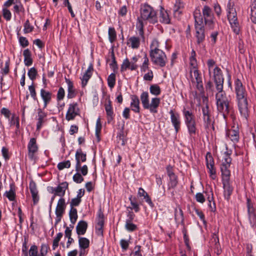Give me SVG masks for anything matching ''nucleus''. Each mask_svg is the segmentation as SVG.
I'll return each instance as SVG.
<instances>
[{
  "label": "nucleus",
  "instance_id": "f257e3e1",
  "mask_svg": "<svg viewBox=\"0 0 256 256\" xmlns=\"http://www.w3.org/2000/svg\"><path fill=\"white\" fill-rule=\"evenodd\" d=\"M213 76L218 92L216 94V108L218 112L222 114L224 118L230 112V100L223 91L224 78L221 69L216 66L213 70Z\"/></svg>",
  "mask_w": 256,
  "mask_h": 256
},
{
  "label": "nucleus",
  "instance_id": "f03ea898",
  "mask_svg": "<svg viewBox=\"0 0 256 256\" xmlns=\"http://www.w3.org/2000/svg\"><path fill=\"white\" fill-rule=\"evenodd\" d=\"M234 90L240 112L244 118H247L248 116L247 93L241 80L238 78L234 82Z\"/></svg>",
  "mask_w": 256,
  "mask_h": 256
},
{
  "label": "nucleus",
  "instance_id": "7ed1b4c3",
  "mask_svg": "<svg viewBox=\"0 0 256 256\" xmlns=\"http://www.w3.org/2000/svg\"><path fill=\"white\" fill-rule=\"evenodd\" d=\"M194 18L195 37L198 44H202L206 38L205 30L202 17L200 10H196L194 12Z\"/></svg>",
  "mask_w": 256,
  "mask_h": 256
},
{
  "label": "nucleus",
  "instance_id": "20e7f679",
  "mask_svg": "<svg viewBox=\"0 0 256 256\" xmlns=\"http://www.w3.org/2000/svg\"><path fill=\"white\" fill-rule=\"evenodd\" d=\"M234 6V2L232 0H229L226 6L227 18L233 32L236 34H238L240 31V26Z\"/></svg>",
  "mask_w": 256,
  "mask_h": 256
},
{
  "label": "nucleus",
  "instance_id": "39448f33",
  "mask_svg": "<svg viewBox=\"0 0 256 256\" xmlns=\"http://www.w3.org/2000/svg\"><path fill=\"white\" fill-rule=\"evenodd\" d=\"M140 18L143 20H148L151 24H155L158 22L156 12L151 6L144 4L140 10Z\"/></svg>",
  "mask_w": 256,
  "mask_h": 256
},
{
  "label": "nucleus",
  "instance_id": "423d86ee",
  "mask_svg": "<svg viewBox=\"0 0 256 256\" xmlns=\"http://www.w3.org/2000/svg\"><path fill=\"white\" fill-rule=\"evenodd\" d=\"M203 102L205 104L202 106V118L205 128H208L211 126H213L214 122L212 120L213 117L208 104V98L207 97L204 96Z\"/></svg>",
  "mask_w": 256,
  "mask_h": 256
},
{
  "label": "nucleus",
  "instance_id": "0eeeda50",
  "mask_svg": "<svg viewBox=\"0 0 256 256\" xmlns=\"http://www.w3.org/2000/svg\"><path fill=\"white\" fill-rule=\"evenodd\" d=\"M150 56L152 64L160 68L164 67L168 62L165 52L161 50L150 52Z\"/></svg>",
  "mask_w": 256,
  "mask_h": 256
},
{
  "label": "nucleus",
  "instance_id": "6e6552de",
  "mask_svg": "<svg viewBox=\"0 0 256 256\" xmlns=\"http://www.w3.org/2000/svg\"><path fill=\"white\" fill-rule=\"evenodd\" d=\"M66 208V204L65 200L61 198L59 199L56 208V219L55 222V226L57 225L62 220L63 214L65 212Z\"/></svg>",
  "mask_w": 256,
  "mask_h": 256
},
{
  "label": "nucleus",
  "instance_id": "1a4fd4ad",
  "mask_svg": "<svg viewBox=\"0 0 256 256\" xmlns=\"http://www.w3.org/2000/svg\"><path fill=\"white\" fill-rule=\"evenodd\" d=\"M80 114V109L76 102H73L69 104L68 108L66 112V118L70 121L74 119L76 116Z\"/></svg>",
  "mask_w": 256,
  "mask_h": 256
},
{
  "label": "nucleus",
  "instance_id": "9d476101",
  "mask_svg": "<svg viewBox=\"0 0 256 256\" xmlns=\"http://www.w3.org/2000/svg\"><path fill=\"white\" fill-rule=\"evenodd\" d=\"M206 164L207 168L208 170L210 176L212 180H215L216 176V170L214 167V158L210 152H208L206 156Z\"/></svg>",
  "mask_w": 256,
  "mask_h": 256
},
{
  "label": "nucleus",
  "instance_id": "9b49d317",
  "mask_svg": "<svg viewBox=\"0 0 256 256\" xmlns=\"http://www.w3.org/2000/svg\"><path fill=\"white\" fill-rule=\"evenodd\" d=\"M169 114L170 115V120L172 126L174 127L176 133L177 134L180 129L181 121L180 116L178 112H174L171 110Z\"/></svg>",
  "mask_w": 256,
  "mask_h": 256
},
{
  "label": "nucleus",
  "instance_id": "f8f14e48",
  "mask_svg": "<svg viewBox=\"0 0 256 256\" xmlns=\"http://www.w3.org/2000/svg\"><path fill=\"white\" fill-rule=\"evenodd\" d=\"M38 148L36 138H31L28 144V156L30 159H34V154L38 151Z\"/></svg>",
  "mask_w": 256,
  "mask_h": 256
},
{
  "label": "nucleus",
  "instance_id": "ddd939ff",
  "mask_svg": "<svg viewBox=\"0 0 256 256\" xmlns=\"http://www.w3.org/2000/svg\"><path fill=\"white\" fill-rule=\"evenodd\" d=\"M104 226V214L100 210L98 212V222L96 226V233L98 236H103V228Z\"/></svg>",
  "mask_w": 256,
  "mask_h": 256
},
{
  "label": "nucleus",
  "instance_id": "4468645a",
  "mask_svg": "<svg viewBox=\"0 0 256 256\" xmlns=\"http://www.w3.org/2000/svg\"><path fill=\"white\" fill-rule=\"evenodd\" d=\"M47 115V113L44 112L42 109L40 108H38V115L36 118L37 120V130H40L42 128L43 124L46 122V118Z\"/></svg>",
  "mask_w": 256,
  "mask_h": 256
},
{
  "label": "nucleus",
  "instance_id": "2eb2a0df",
  "mask_svg": "<svg viewBox=\"0 0 256 256\" xmlns=\"http://www.w3.org/2000/svg\"><path fill=\"white\" fill-rule=\"evenodd\" d=\"M40 95L44 102L43 109H44L51 102L52 94L50 91L42 88L40 91Z\"/></svg>",
  "mask_w": 256,
  "mask_h": 256
},
{
  "label": "nucleus",
  "instance_id": "dca6fc26",
  "mask_svg": "<svg viewBox=\"0 0 256 256\" xmlns=\"http://www.w3.org/2000/svg\"><path fill=\"white\" fill-rule=\"evenodd\" d=\"M68 188V183L64 182L60 183L57 187L55 188H52V193H54L55 195H57L62 197L64 196L66 190Z\"/></svg>",
  "mask_w": 256,
  "mask_h": 256
},
{
  "label": "nucleus",
  "instance_id": "f3484780",
  "mask_svg": "<svg viewBox=\"0 0 256 256\" xmlns=\"http://www.w3.org/2000/svg\"><path fill=\"white\" fill-rule=\"evenodd\" d=\"M29 188L30 193L32 194L33 204L34 205L36 204L39 201V196L38 194V190H37L36 184L33 180L30 182Z\"/></svg>",
  "mask_w": 256,
  "mask_h": 256
},
{
  "label": "nucleus",
  "instance_id": "a211bd4d",
  "mask_svg": "<svg viewBox=\"0 0 256 256\" xmlns=\"http://www.w3.org/2000/svg\"><path fill=\"white\" fill-rule=\"evenodd\" d=\"M65 81L68 84V94L67 98L68 99L74 98L77 94L76 90L75 89L73 82L69 78L65 77Z\"/></svg>",
  "mask_w": 256,
  "mask_h": 256
},
{
  "label": "nucleus",
  "instance_id": "6ab92c4d",
  "mask_svg": "<svg viewBox=\"0 0 256 256\" xmlns=\"http://www.w3.org/2000/svg\"><path fill=\"white\" fill-rule=\"evenodd\" d=\"M224 190V198L228 200L233 192V187L230 185V180L222 181Z\"/></svg>",
  "mask_w": 256,
  "mask_h": 256
},
{
  "label": "nucleus",
  "instance_id": "aec40b11",
  "mask_svg": "<svg viewBox=\"0 0 256 256\" xmlns=\"http://www.w3.org/2000/svg\"><path fill=\"white\" fill-rule=\"evenodd\" d=\"M130 108L131 110L136 113L140 112V100L138 97L135 94L131 95Z\"/></svg>",
  "mask_w": 256,
  "mask_h": 256
},
{
  "label": "nucleus",
  "instance_id": "412c9836",
  "mask_svg": "<svg viewBox=\"0 0 256 256\" xmlns=\"http://www.w3.org/2000/svg\"><path fill=\"white\" fill-rule=\"evenodd\" d=\"M160 99L158 98H152L151 102L148 104L146 110H149L151 113L156 114L158 112L157 108L160 104Z\"/></svg>",
  "mask_w": 256,
  "mask_h": 256
},
{
  "label": "nucleus",
  "instance_id": "4be33fe9",
  "mask_svg": "<svg viewBox=\"0 0 256 256\" xmlns=\"http://www.w3.org/2000/svg\"><path fill=\"white\" fill-rule=\"evenodd\" d=\"M76 164H79L86 160V154L83 152L81 148H78L75 154Z\"/></svg>",
  "mask_w": 256,
  "mask_h": 256
},
{
  "label": "nucleus",
  "instance_id": "5701e85b",
  "mask_svg": "<svg viewBox=\"0 0 256 256\" xmlns=\"http://www.w3.org/2000/svg\"><path fill=\"white\" fill-rule=\"evenodd\" d=\"M226 135L234 142H237L239 140V132L238 128L229 130L226 132Z\"/></svg>",
  "mask_w": 256,
  "mask_h": 256
},
{
  "label": "nucleus",
  "instance_id": "b1692460",
  "mask_svg": "<svg viewBox=\"0 0 256 256\" xmlns=\"http://www.w3.org/2000/svg\"><path fill=\"white\" fill-rule=\"evenodd\" d=\"M88 228V223L84 220L80 221L76 226V234L78 235H84L85 234Z\"/></svg>",
  "mask_w": 256,
  "mask_h": 256
},
{
  "label": "nucleus",
  "instance_id": "393cba45",
  "mask_svg": "<svg viewBox=\"0 0 256 256\" xmlns=\"http://www.w3.org/2000/svg\"><path fill=\"white\" fill-rule=\"evenodd\" d=\"M230 167V166L228 165L221 164L220 170L222 172V181L230 180V172L229 170Z\"/></svg>",
  "mask_w": 256,
  "mask_h": 256
},
{
  "label": "nucleus",
  "instance_id": "a878e982",
  "mask_svg": "<svg viewBox=\"0 0 256 256\" xmlns=\"http://www.w3.org/2000/svg\"><path fill=\"white\" fill-rule=\"evenodd\" d=\"M104 108L108 117V122H110L114 118V112L112 106V102L110 98L108 100V103L104 104Z\"/></svg>",
  "mask_w": 256,
  "mask_h": 256
},
{
  "label": "nucleus",
  "instance_id": "bb28decb",
  "mask_svg": "<svg viewBox=\"0 0 256 256\" xmlns=\"http://www.w3.org/2000/svg\"><path fill=\"white\" fill-rule=\"evenodd\" d=\"M127 44L133 49H138L140 46V38L135 36H131L128 40Z\"/></svg>",
  "mask_w": 256,
  "mask_h": 256
},
{
  "label": "nucleus",
  "instance_id": "cd10ccee",
  "mask_svg": "<svg viewBox=\"0 0 256 256\" xmlns=\"http://www.w3.org/2000/svg\"><path fill=\"white\" fill-rule=\"evenodd\" d=\"M182 114L184 116L185 124L196 120L195 116L190 110L184 108L182 110Z\"/></svg>",
  "mask_w": 256,
  "mask_h": 256
},
{
  "label": "nucleus",
  "instance_id": "c85d7f7f",
  "mask_svg": "<svg viewBox=\"0 0 256 256\" xmlns=\"http://www.w3.org/2000/svg\"><path fill=\"white\" fill-rule=\"evenodd\" d=\"M23 56L25 65L27 66H31L32 64V52L28 48L24 50Z\"/></svg>",
  "mask_w": 256,
  "mask_h": 256
},
{
  "label": "nucleus",
  "instance_id": "c756f323",
  "mask_svg": "<svg viewBox=\"0 0 256 256\" xmlns=\"http://www.w3.org/2000/svg\"><path fill=\"white\" fill-rule=\"evenodd\" d=\"M202 18L204 20L214 18V14L212 12V9L208 6H204L202 10Z\"/></svg>",
  "mask_w": 256,
  "mask_h": 256
},
{
  "label": "nucleus",
  "instance_id": "7c9ffc66",
  "mask_svg": "<svg viewBox=\"0 0 256 256\" xmlns=\"http://www.w3.org/2000/svg\"><path fill=\"white\" fill-rule=\"evenodd\" d=\"M190 80L192 83L195 82L194 80L196 82V80L202 79L198 68H190Z\"/></svg>",
  "mask_w": 256,
  "mask_h": 256
},
{
  "label": "nucleus",
  "instance_id": "2f4dec72",
  "mask_svg": "<svg viewBox=\"0 0 256 256\" xmlns=\"http://www.w3.org/2000/svg\"><path fill=\"white\" fill-rule=\"evenodd\" d=\"M160 21L162 23L168 24L170 23V18L168 12L164 9L160 12Z\"/></svg>",
  "mask_w": 256,
  "mask_h": 256
},
{
  "label": "nucleus",
  "instance_id": "473e14b6",
  "mask_svg": "<svg viewBox=\"0 0 256 256\" xmlns=\"http://www.w3.org/2000/svg\"><path fill=\"white\" fill-rule=\"evenodd\" d=\"M10 201H13L16 198V193L14 186L13 184H10V190L9 191H6L4 194Z\"/></svg>",
  "mask_w": 256,
  "mask_h": 256
},
{
  "label": "nucleus",
  "instance_id": "72a5a7b5",
  "mask_svg": "<svg viewBox=\"0 0 256 256\" xmlns=\"http://www.w3.org/2000/svg\"><path fill=\"white\" fill-rule=\"evenodd\" d=\"M142 20H141L140 18H138L137 22L136 24V28L140 36L142 38H144V24Z\"/></svg>",
  "mask_w": 256,
  "mask_h": 256
},
{
  "label": "nucleus",
  "instance_id": "f704fd0d",
  "mask_svg": "<svg viewBox=\"0 0 256 256\" xmlns=\"http://www.w3.org/2000/svg\"><path fill=\"white\" fill-rule=\"evenodd\" d=\"M188 133L191 136L195 135L196 132V120L193 121L192 122H188L187 124H186Z\"/></svg>",
  "mask_w": 256,
  "mask_h": 256
},
{
  "label": "nucleus",
  "instance_id": "c9c22d12",
  "mask_svg": "<svg viewBox=\"0 0 256 256\" xmlns=\"http://www.w3.org/2000/svg\"><path fill=\"white\" fill-rule=\"evenodd\" d=\"M188 133L191 136L195 135L196 132V120L193 121L192 122H188L187 124H186Z\"/></svg>",
  "mask_w": 256,
  "mask_h": 256
},
{
  "label": "nucleus",
  "instance_id": "e433bc0d",
  "mask_svg": "<svg viewBox=\"0 0 256 256\" xmlns=\"http://www.w3.org/2000/svg\"><path fill=\"white\" fill-rule=\"evenodd\" d=\"M142 104L144 109H146L149 103V96L147 92H144L140 96Z\"/></svg>",
  "mask_w": 256,
  "mask_h": 256
},
{
  "label": "nucleus",
  "instance_id": "4c0bfd02",
  "mask_svg": "<svg viewBox=\"0 0 256 256\" xmlns=\"http://www.w3.org/2000/svg\"><path fill=\"white\" fill-rule=\"evenodd\" d=\"M179 214H178V210L176 208L174 210V220L176 222H180L182 224H184V214L181 208H178Z\"/></svg>",
  "mask_w": 256,
  "mask_h": 256
},
{
  "label": "nucleus",
  "instance_id": "58836bf2",
  "mask_svg": "<svg viewBox=\"0 0 256 256\" xmlns=\"http://www.w3.org/2000/svg\"><path fill=\"white\" fill-rule=\"evenodd\" d=\"M75 169L76 172L80 173L83 176H86L88 173V167L86 164L82 166V164H76Z\"/></svg>",
  "mask_w": 256,
  "mask_h": 256
},
{
  "label": "nucleus",
  "instance_id": "ea45409f",
  "mask_svg": "<svg viewBox=\"0 0 256 256\" xmlns=\"http://www.w3.org/2000/svg\"><path fill=\"white\" fill-rule=\"evenodd\" d=\"M251 21L256 24V0L252 2L250 6V17Z\"/></svg>",
  "mask_w": 256,
  "mask_h": 256
},
{
  "label": "nucleus",
  "instance_id": "a19ab883",
  "mask_svg": "<svg viewBox=\"0 0 256 256\" xmlns=\"http://www.w3.org/2000/svg\"><path fill=\"white\" fill-rule=\"evenodd\" d=\"M69 217L71 223L74 225L76 222L78 218L77 210L76 208H70L69 212Z\"/></svg>",
  "mask_w": 256,
  "mask_h": 256
},
{
  "label": "nucleus",
  "instance_id": "79ce46f5",
  "mask_svg": "<svg viewBox=\"0 0 256 256\" xmlns=\"http://www.w3.org/2000/svg\"><path fill=\"white\" fill-rule=\"evenodd\" d=\"M79 246L81 249L85 250L89 247L90 240L86 238L79 237L78 238Z\"/></svg>",
  "mask_w": 256,
  "mask_h": 256
},
{
  "label": "nucleus",
  "instance_id": "37998d69",
  "mask_svg": "<svg viewBox=\"0 0 256 256\" xmlns=\"http://www.w3.org/2000/svg\"><path fill=\"white\" fill-rule=\"evenodd\" d=\"M108 39L110 43H113L116 40V33L114 28H109L108 30Z\"/></svg>",
  "mask_w": 256,
  "mask_h": 256
},
{
  "label": "nucleus",
  "instance_id": "c03bdc74",
  "mask_svg": "<svg viewBox=\"0 0 256 256\" xmlns=\"http://www.w3.org/2000/svg\"><path fill=\"white\" fill-rule=\"evenodd\" d=\"M218 228H215L214 229V232H212V238L211 240V242L212 244H214L215 247H218L219 244V238L218 236Z\"/></svg>",
  "mask_w": 256,
  "mask_h": 256
},
{
  "label": "nucleus",
  "instance_id": "a18cd8bd",
  "mask_svg": "<svg viewBox=\"0 0 256 256\" xmlns=\"http://www.w3.org/2000/svg\"><path fill=\"white\" fill-rule=\"evenodd\" d=\"M10 124L11 126L16 125V132H17L19 131L20 128V122H19V118L18 116H16L15 114H12L10 119Z\"/></svg>",
  "mask_w": 256,
  "mask_h": 256
},
{
  "label": "nucleus",
  "instance_id": "49530a36",
  "mask_svg": "<svg viewBox=\"0 0 256 256\" xmlns=\"http://www.w3.org/2000/svg\"><path fill=\"white\" fill-rule=\"evenodd\" d=\"M150 91L152 94L156 96L160 95L161 92L160 87L156 84H152L150 86Z\"/></svg>",
  "mask_w": 256,
  "mask_h": 256
},
{
  "label": "nucleus",
  "instance_id": "de8ad7c7",
  "mask_svg": "<svg viewBox=\"0 0 256 256\" xmlns=\"http://www.w3.org/2000/svg\"><path fill=\"white\" fill-rule=\"evenodd\" d=\"M230 154L228 152H224L222 164L230 166L232 162V158H230Z\"/></svg>",
  "mask_w": 256,
  "mask_h": 256
},
{
  "label": "nucleus",
  "instance_id": "09e8293b",
  "mask_svg": "<svg viewBox=\"0 0 256 256\" xmlns=\"http://www.w3.org/2000/svg\"><path fill=\"white\" fill-rule=\"evenodd\" d=\"M116 74L114 73H112L110 75L108 76L107 81H108V86L112 88L114 87L115 84H116Z\"/></svg>",
  "mask_w": 256,
  "mask_h": 256
},
{
  "label": "nucleus",
  "instance_id": "8fccbe9b",
  "mask_svg": "<svg viewBox=\"0 0 256 256\" xmlns=\"http://www.w3.org/2000/svg\"><path fill=\"white\" fill-rule=\"evenodd\" d=\"M111 58L112 59V62L110 64V68L113 70L114 72H116L118 69V65L116 60V57L114 52V50H112L111 52Z\"/></svg>",
  "mask_w": 256,
  "mask_h": 256
},
{
  "label": "nucleus",
  "instance_id": "3c124183",
  "mask_svg": "<svg viewBox=\"0 0 256 256\" xmlns=\"http://www.w3.org/2000/svg\"><path fill=\"white\" fill-rule=\"evenodd\" d=\"M132 63L130 62L128 58L124 60L122 64L120 66V71L123 72L126 71L127 69L131 70Z\"/></svg>",
  "mask_w": 256,
  "mask_h": 256
},
{
  "label": "nucleus",
  "instance_id": "603ef678",
  "mask_svg": "<svg viewBox=\"0 0 256 256\" xmlns=\"http://www.w3.org/2000/svg\"><path fill=\"white\" fill-rule=\"evenodd\" d=\"M24 32L25 34L32 32L34 29V27L30 24L28 20H27L24 24Z\"/></svg>",
  "mask_w": 256,
  "mask_h": 256
},
{
  "label": "nucleus",
  "instance_id": "864d4df0",
  "mask_svg": "<svg viewBox=\"0 0 256 256\" xmlns=\"http://www.w3.org/2000/svg\"><path fill=\"white\" fill-rule=\"evenodd\" d=\"M160 43L158 40L156 38L152 40L150 45V52H155L157 50H160L159 48Z\"/></svg>",
  "mask_w": 256,
  "mask_h": 256
},
{
  "label": "nucleus",
  "instance_id": "5fc2aeb1",
  "mask_svg": "<svg viewBox=\"0 0 256 256\" xmlns=\"http://www.w3.org/2000/svg\"><path fill=\"white\" fill-rule=\"evenodd\" d=\"M170 182L168 184L169 188H174L176 187L178 183V177L176 175H174L169 177Z\"/></svg>",
  "mask_w": 256,
  "mask_h": 256
},
{
  "label": "nucleus",
  "instance_id": "6e6d98bb",
  "mask_svg": "<svg viewBox=\"0 0 256 256\" xmlns=\"http://www.w3.org/2000/svg\"><path fill=\"white\" fill-rule=\"evenodd\" d=\"M102 128V126L100 122V118H98L96 120V136L98 139V141L100 140V133Z\"/></svg>",
  "mask_w": 256,
  "mask_h": 256
},
{
  "label": "nucleus",
  "instance_id": "4d7b16f0",
  "mask_svg": "<svg viewBox=\"0 0 256 256\" xmlns=\"http://www.w3.org/2000/svg\"><path fill=\"white\" fill-rule=\"evenodd\" d=\"M71 166L70 160H67L66 161L59 162L57 166L58 168L61 170L64 168H70Z\"/></svg>",
  "mask_w": 256,
  "mask_h": 256
},
{
  "label": "nucleus",
  "instance_id": "13d9d810",
  "mask_svg": "<svg viewBox=\"0 0 256 256\" xmlns=\"http://www.w3.org/2000/svg\"><path fill=\"white\" fill-rule=\"evenodd\" d=\"M30 256H40L38 252V248L36 245H32L28 252Z\"/></svg>",
  "mask_w": 256,
  "mask_h": 256
},
{
  "label": "nucleus",
  "instance_id": "bf43d9fd",
  "mask_svg": "<svg viewBox=\"0 0 256 256\" xmlns=\"http://www.w3.org/2000/svg\"><path fill=\"white\" fill-rule=\"evenodd\" d=\"M72 180L76 184H80L84 180L82 175L78 172L73 176Z\"/></svg>",
  "mask_w": 256,
  "mask_h": 256
},
{
  "label": "nucleus",
  "instance_id": "052dcab7",
  "mask_svg": "<svg viewBox=\"0 0 256 256\" xmlns=\"http://www.w3.org/2000/svg\"><path fill=\"white\" fill-rule=\"evenodd\" d=\"M37 74L36 70L34 68H32L28 70V74L29 78L31 80H34L36 78Z\"/></svg>",
  "mask_w": 256,
  "mask_h": 256
},
{
  "label": "nucleus",
  "instance_id": "680f3d73",
  "mask_svg": "<svg viewBox=\"0 0 256 256\" xmlns=\"http://www.w3.org/2000/svg\"><path fill=\"white\" fill-rule=\"evenodd\" d=\"M48 245L46 244H42L40 246V256H46L48 253Z\"/></svg>",
  "mask_w": 256,
  "mask_h": 256
},
{
  "label": "nucleus",
  "instance_id": "e2e57ef3",
  "mask_svg": "<svg viewBox=\"0 0 256 256\" xmlns=\"http://www.w3.org/2000/svg\"><path fill=\"white\" fill-rule=\"evenodd\" d=\"M125 228L128 232H134L137 229V226L132 222H126Z\"/></svg>",
  "mask_w": 256,
  "mask_h": 256
},
{
  "label": "nucleus",
  "instance_id": "0e129e2a",
  "mask_svg": "<svg viewBox=\"0 0 256 256\" xmlns=\"http://www.w3.org/2000/svg\"><path fill=\"white\" fill-rule=\"evenodd\" d=\"M28 90L30 91V94L33 100H37L38 98L36 96V93L33 82L32 83V85L28 86Z\"/></svg>",
  "mask_w": 256,
  "mask_h": 256
},
{
  "label": "nucleus",
  "instance_id": "69168bd1",
  "mask_svg": "<svg viewBox=\"0 0 256 256\" xmlns=\"http://www.w3.org/2000/svg\"><path fill=\"white\" fill-rule=\"evenodd\" d=\"M65 96V91L63 88L60 87L58 88L57 94H56V100L58 101H60L62 100Z\"/></svg>",
  "mask_w": 256,
  "mask_h": 256
},
{
  "label": "nucleus",
  "instance_id": "338daca9",
  "mask_svg": "<svg viewBox=\"0 0 256 256\" xmlns=\"http://www.w3.org/2000/svg\"><path fill=\"white\" fill-rule=\"evenodd\" d=\"M20 44L22 48H26L29 44V42L26 37L20 36L18 37Z\"/></svg>",
  "mask_w": 256,
  "mask_h": 256
},
{
  "label": "nucleus",
  "instance_id": "774afa93",
  "mask_svg": "<svg viewBox=\"0 0 256 256\" xmlns=\"http://www.w3.org/2000/svg\"><path fill=\"white\" fill-rule=\"evenodd\" d=\"M214 18H212L209 20H204V24L208 28L209 30H213L214 29L215 24L214 22Z\"/></svg>",
  "mask_w": 256,
  "mask_h": 256
}]
</instances>
